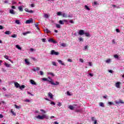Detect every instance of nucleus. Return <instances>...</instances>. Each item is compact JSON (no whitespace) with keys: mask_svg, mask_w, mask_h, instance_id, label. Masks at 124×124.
Masks as SVG:
<instances>
[{"mask_svg":"<svg viewBox=\"0 0 124 124\" xmlns=\"http://www.w3.org/2000/svg\"><path fill=\"white\" fill-rule=\"evenodd\" d=\"M68 17L69 18H72V17H73V16H72V15H69V16H68Z\"/></svg>","mask_w":124,"mask_h":124,"instance_id":"58","label":"nucleus"},{"mask_svg":"<svg viewBox=\"0 0 124 124\" xmlns=\"http://www.w3.org/2000/svg\"><path fill=\"white\" fill-rule=\"evenodd\" d=\"M50 104L53 105H56V103H55V102H51L50 103Z\"/></svg>","mask_w":124,"mask_h":124,"instance_id":"59","label":"nucleus"},{"mask_svg":"<svg viewBox=\"0 0 124 124\" xmlns=\"http://www.w3.org/2000/svg\"><path fill=\"white\" fill-rule=\"evenodd\" d=\"M115 103H116V104H124V101H123L122 100L120 99V100H119V101H115Z\"/></svg>","mask_w":124,"mask_h":124,"instance_id":"6","label":"nucleus"},{"mask_svg":"<svg viewBox=\"0 0 124 124\" xmlns=\"http://www.w3.org/2000/svg\"><path fill=\"white\" fill-rule=\"evenodd\" d=\"M18 9H19V11H21V12L23 11V7L22 6L18 7Z\"/></svg>","mask_w":124,"mask_h":124,"instance_id":"18","label":"nucleus"},{"mask_svg":"<svg viewBox=\"0 0 124 124\" xmlns=\"http://www.w3.org/2000/svg\"><path fill=\"white\" fill-rule=\"evenodd\" d=\"M33 71H39L40 70V68L39 67H36V68H34L32 69Z\"/></svg>","mask_w":124,"mask_h":124,"instance_id":"11","label":"nucleus"},{"mask_svg":"<svg viewBox=\"0 0 124 124\" xmlns=\"http://www.w3.org/2000/svg\"><path fill=\"white\" fill-rule=\"evenodd\" d=\"M45 31H46V32L47 33H50V32H51V31H50L49 30H48V29H46L45 30Z\"/></svg>","mask_w":124,"mask_h":124,"instance_id":"21","label":"nucleus"},{"mask_svg":"<svg viewBox=\"0 0 124 124\" xmlns=\"http://www.w3.org/2000/svg\"><path fill=\"white\" fill-rule=\"evenodd\" d=\"M45 17L48 18H49V16L47 14H45Z\"/></svg>","mask_w":124,"mask_h":124,"instance_id":"50","label":"nucleus"},{"mask_svg":"<svg viewBox=\"0 0 124 124\" xmlns=\"http://www.w3.org/2000/svg\"><path fill=\"white\" fill-rule=\"evenodd\" d=\"M34 25H35V27H36V28H37V27H38V23H36Z\"/></svg>","mask_w":124,"mask_h":124,"instance_id":"55","label":"nucleus"},{"mask_svg":"<svg viewBox=\"0 0 124 124\" xmlns=\"http://www.w3.org/2000/svg\"><path fill=\"white\" fill-rule=\"evenodd\" d=\"M25 11H26V12H28L29 13H33V11H32V10L30 11V10H29V9H28V8H25Z\"/></svg>","mask_w":124,"mask_h":124,"instance_id":"10","label":"nucleus"},{"mask_svg":"<svg viewBox=\"0 0 124 124\" xmlns=\"http://www.w3.org/2000/svg\"><path fill=\"white\" fill-rule=\"evenodd\" d=\"M61 46H62V47H66V44H65V43H62L61 44Z\"/></svg>","mask_w":124,"mask_h":124,"instance_id":"32","label":"nucleus"},{"mask_svg":"<svg viewBox=\"0 0 124 124\" xmlns=\"http://www.w3.org/2000/svg\"><path fill=\"white\" fill-rule=\"evenodd\" d=\"M67 95H71V94H70V92H69V91L67 92Z\"/></svg>","mask_w":124,"mask_h":124,"instance_id":"53","label":"nucleus"},{"mask_svg":"<svg viewBox=\"0 0 124 124\" xmlns=\"http://www.w3.org/2000/svg\"><path fill=\"white\" fill-rule=\"evenodd\" d=\"M48 78L50 80H48V79L45 78H43L42 80L43 81H47V82H49L50 84H51V85H53V86H58V85H60V82L58 81H56L55 83V82H54V81H53V80L51 79V78L49 77Z\"/></svg>","mask_w":124,"mask_h":124,"instance_id":"1","label":"nucleus"},{"mask_svg":"<svg viewBox=\"0 0 124 124\" xmlns=\"http://www.w3.org/2000/svg\"><path fill=\"white\" fill-rule=\"evenodd\" d=\"M69 109H70V110H73L74 109V107H73V106H71V105H70L69 106Z\"/></svg>","mask_w":124,"mask_h":124,"instance_id":"22","label":"nucleus"},{"mask_svg":"<svg viewBox=\"0 0 124 124\" xmlns=\"http://www.w3.org/2000/svg\"><path fill=\"white\" fill-rule=\"evenodd\" d=\"M68 62H72V60H71V59H68L67 60Z\"/></svg>","mask_w":124,"mask_h":124,"instance_id":"51","label":"nucleus"},{"mask_svg":"<svg viewBox=\"0 0 124 124\" xmlns=\"http://www.w3.org/2000/svg\"><path fill=\"white\" fill-rule=\"evenodd\" d=\"M62 17H65L66 18V17H67V15H66V14L65 13L62 14Z\"/></svg>","mask_w":124,"mask_h":124,"instance_id":"35","label":"nucleus"},{"mask_svg":"<svg viewBox=\"0 0 124 124\" xmlns=\"http://www.w3.org/2000/svg\"><path fill=\"white\" fill-rule=\"evenodd\" d=\"M56 27L58 29H61V25H60V24H56Z\"/></svg>","mask_w":124,"mask_h":124,"instance_id":"25","label":"nucleus"},{"mask_svg":"<svg viewBox=\"0 0 124 124\" xmlns=\"http://www.w3.org/2000/svg\"><path fill=\"white\" fill-rule=\"evenodd\" d=\"M78 40L79 42H83V41H84V39L83 38H79L78 39Z\"/></svg>","mask_w":124,"mask_h":124,"instance_id":"28","label":"nucleus"},{"mask_svg":"<svg viewBox=\"0 0 124 124\" xmlns=\"http://www.w3.org/2000/svg\"><path fill=\"white\" fill-rule=\"evenodd\" d=\"M84 34L85 35V36H87V37L90 36V33H89L85 32V33H84Z\"/></svg>","mask_w":124,"mask_h":124,"instance_id":"29","label":"nucleus"},{"mask_svg":"<svg viewBox=\"0 0 124 124\" xmlns=\"http://www.w3.org/2000/svg\"><path fill=\"white\" fill-rule=\"evenodd\" d=\"M70 23H71V24H74V21H73L72 19H71L70 20Z\"/></svg>","mask_w":124,"mask_h":124,"instance_id":"52","label":"nucleus"},{"mask_svg":"<svg viewBox=\"0 0 124 124\" xmlns=\"http://www.w3.org/2000/svg\"><path fill=\"white\" fill-rule=\"evenodd\" d=\"M25 62H26V63H27V64H30V62L28 61V59H25Z\"/></svg>","mask_w":124,"mask_h":124,"instance_id":"30","label":"nucleus"},{"mask_svg":"<svg viewBox=\"0 0 124 124\" xmlns=\"http://www.w3.org/2000/svg\"><path fill=\"white\" fill-rule=\"evenodd\" d=\"M5 34H11V32L10 31H6L5 32Z\"/></svg>","mask_w":124,"mask_h":124,"instance_id":"23","label":"nucleus"},{"mask_svg":"<svg viewBox=\"0 0 124 124\" xmlns=\"http://www.w3.org/2000/svg\"><path fill=\"white\" fill-rule=\"evenodd\" d=\"M111 62V60L110 59H108L106 60V62L107 63H109V62Z\"/></svg>","mask_w":124,"mask_h":124,"instance_id":"39","label":"nucleus"},{"mask_svg":"<svg viewBox=\"0 0 124 124\" xmlns=\"http://www.w3.org/2000/svg\"><path fill=\"white\" fill-rule=\"evenodd\" d=\"M78 34L79 35H83V34H85V31H84V30H80L78 31Z\"/></svg>","mask_w":124,"mask_h":124,"instance_id":"8","label":"nucleus"},{"mask_svg":"<svg viewBox=\"0 0 124 124\" xmlns=\"http://www.w3.org/2000/svg\"><path fill=\"white\" fill-rule=\"evenodd\" d=\"M30 51H31V52H33V51H36V50H35V49H34L31 48L30 49Z\"/></svg>","mask_w":124,"mask_h":124,"instance_id":"43","label":"nucleus"},{"mask_svg":"<svg viewBox=\"0 0 124 124\" xmlns=\"http://www.w3.org/2000/svg\"><path fill=\"white\" fill-rule=\"evenodd\" d=\"M86 8V9H87V10H91V9L87 5H85L84 6Z\"/></svg>","mask_w":124,"mask_h":124,"instance_id":"33","label":"nucleus"},{"mask_svg":"<svg viewBox=\"0 0 124 124\" xmlns=\"http://www.w3.org/2000/svg\"><path fill=\"white\" fill-rule=\"evenodd\" d=\"M108 104L109 105H114V103H112V102H109L108 103Z\"/></svg>","mask_w":124,"mask_h":124,"instance_id":"42","label":"nucleus"},{"mask_svg":"<svg viewBox=\"0 0 124 124\" xmlns=\"http://www.w3.org/2000/svg\"><path fill=\"white\" fill-rule=\"evenodd\" d=\"M52 64L53 65H54L55 66H57V63H56V62H52Z\"/></svg>","mask_w":124,"mask_h":124,"instance_id":"31","label":"nucleus"},{"mask_svg":"<svg viewBox=\"0 0 124 124\" xmlns=\"http://www.w3.org/2000/svg\"><path fill=\"white\" fill-rule=\"evenodd\" d=\"M36 119H38V120H44L45 118H46V115L44 114L43 115H38L36 116Z\"/></svg>","mask_w":124,"mask_h":124,"instance_id":"3","label":"nucleus"},{"mask_svg":"<svg viewBox=\"0 0 124 124\" xmlns=\"http://www.w3.org/2000/svg\"><path fill=\"white\" fill-rule=\"evenodd\" d=\"M10 95H11V94H5L4 96H5L6 97L9 98L10 97Z\"/></svg>","mask_w":124,"mask_h":124,"instance_id":"37","label":"nucleus"},{"mask_svg":"<svg viewBox=\"0 0 124 124\" xmlns=\"http://www.w3.org/2000/svg\"><path fill=\"white\" fill-rule=\"evenodd\" d=\"M51 55H55V56H59V55H60V53L55 51L54 50H52L51 51V53H50Z\"/></svg>","mask_w":124,"mask_h":124,"instance_id":"4","label":"nucleus"},{"mask_svg":"<svg viewBox=\"0 0 124 124\" xmlns=\"http://www.w3.org/2000/svg\"><path fill=\"white\" fill-rule=\"evenodd\" d=\"M48 42H52V43L54 44L57 43V42L52 38H50L49 39H48Z\"/></svg>","mask_w":124,"mask_h":124,"instance_id":"9","label":"nucleus"},{"mask_svg":"<svg viewBox=\"0 0 124 124\" xmlns=\"http://www.w3.org/2000/svg\"><path fill=\"white\" fill-rule=\"evenodd\" d=\"M30 82L32 85H35V86H36L37 84L36 82H35V81H34V80L31 79L30 80Z\"/></svg>","mask_w":124,"mask_h":124,"instance_id":"12","label":"nucleus"},{"mask_svg":"<svg viewBox=\"0 0 124 124\" xmlns=\"http://www.w3.org/2000/svg\"><path fill=\"white\" fill-rule=\"evenodd\" d=\"M5 65L6 67H10V64L5 63Z\"/></svg>","mask_w":124,"mask_h":124,"instance_id":"24","label":"nucleus"},{"mask_svg":"<svg viewBox=\"0 0 124 124\" xmlns=\"http://www.w3.org/2000/svg\"><path fill=\"white\" fill-rule=\"evenodd\" d=\"M59 23V24H60V25H64V22H63V20H60Z\"/></svg>","mask_w":124,"mask_h":124,"instance_id":"20","label":"nucleus"},{"mask_svg":"<svg viewBox=\"0 0 124 124\" xmlns=\"http://www.w3.org/2000/svg\"><path fill=\"white\" fill-rule=\"evenodd\" d=\"M28 33H30V32L27 31L26 32L23 33V35H26V34H28Z\"/></svg>","mask_w":124,"mask_h":124,"instance_id":"40","label":"nucleus"},{"mask_svg":"<svg viewBox=\"0 0 124 124\" xmlns=\"http://www.w3.org/2000/svg\"><path fill=\"white\" fill-rule=\"evenodd\" d=\"M91 120L93 122H94V121H95V118L93 117L91 118Z\"/></svg>","mask_w":124,"mask_h":124,"instance_id":"41","label":"nucleus"},{"mask_svg":"<svg viewBox=\"0 0 124 124\" xmlns=\"http://www.w3.org/2000/svg\"><path fill=\"white\" fill-rule=\"evenodd\" d=\"M3 29H4V27L1 25H0V30H3Z\"/></svg>","mask_w":124,"mask_h":124,"instance_id":"48","label":"nucleus"},{"mask_svg":"<svg viewBox=\"0 0 124 124\" xmlns=\"http://www.w3.org/2000/svg\"><path fill=\"white\" fill-rule=\"evenodd\" d=\"M4 58H5V59H6V60H8L9 59V57H8V56H7V55L4 56Z\"/></svg>","mask_w":124,"mask_h":124,"instance_id":"36","label":"nucleus"},{"mask_svg":"<svg viewBox=\"0 0 124 124\" xmlns=\"http://www.w3.org/2000/svg\"><path fill=\"white\" fill-rule=\"evenodd\" d=\"M4 3H8V0H6L4 1Z\"/></svg>","mask_w":124,"mask_h":124,"instance_id":"61","label":"nucleus"},{"mask_svg":"<svg viewBox=\"0 0 124 124\" xmlns=\"http://www.w3.org/2000/svg\"><path fill=\"white\" fill-rule=\"evenodd\" d=\"M11 112L12 113V114H13V115H15V112L13 111V110H11Z\"/></svg>","mask_w":124,"mask_h":124,"instance_id":"54","label":"nucleus"},{"mask_svg":"<svg viewBox=\"0 0 124 124\" xmlns=\"http://www.w3.org/2000/svg\"><path fill=\"white\" fill-rule=\"evenodd\" d=\"M15 23H16L17 25H20V24H21V23L20 22V20H16Z\"/></svg>","mask_w":124,"mask_h":124,"instance_id":"19","label":"nucleus"},{"mask_svg":"<svg viewBox=\"0 0 124 124\" xmlns=\"http://www.w3.org/2000/svg\"><path fill=\"white\" fill-rule=\"evenodd\" d=\"M42 41L43 42H46V38L42 39Z\"/></svg>","mask_w":124,"mask_h":124,"instance_id":"44","label":"nucleus"},{"mask_svg":"<svg viewBox=\"0 0 124 124\" xmlns=\"http://www.w3.org/2000/svg\"><path fill=\"white\" fill-rule=\"evenodd\" d=\"M31 7H34V4H31Z\"/></svg>","mask_w":124,"mask_h":124,"instance_id":"63","label":"nucleus"},{"mask_svg":"<svg viewBox=\"0 0 124 124\" xmlns=\"http://www.w3.org/2000/svg\"><path fill=\"white\" fill-rule=\"evenodd\" d=\"M15 107L16 109H19V108H21V106H18L17 105H15Z\"/></svg>","mask_w":124,"mask_h":124,"instance_id":"26","label":"nucleus"},{"mask_svg":"<svg viewBox=\"0 0 124 124\" xmlns=\"http://www.w3.org/2000/svg\"><path fill=\"white\" fill-rule=\"evenodd\" d=\"M10 13L11 14H13V15L15 14V12H14V10L13 9L10 10Z\"/></svg>","mask_w":124,"mask_h":124,"instance_id":"15","label":"nucleus"},{"mask_svg":"<svg viewBox=\"0 0 124 124\" xmlns=\"http://www.w3.org/2000/svg\"><path fill=\"white\" fill-rule=\"evenodd\" d=\"M11 37H13V38H16V37H17V35H16L15 34H14L11 36Z\"/></svg>","mask_w":124,"mask_h":124,"instance_id":"34","label":"nucleus"},{"mask_svg":"<svg viewBox=\"0 0 124 124\" xmlns=\"http://www.w3.org/2000/svg\"><path fill=\"white\" fill-rule=\"evenodd\" d=\"M40 111H41V112H43L44 114H45V113H46V111H45L43 109H40Z\"/></svg>","mask_w":124,"mask_h":124,"instance_id":"47","label":"nucleus"},{"mask_svg":"<svg viewBox=\"0 0 124 124\" xmlns=\"http://www.w3.org/2000/svg\"><path fill=\"white\" fill-rule=\"evenodd\" d=\"M99 105L100 106H101V107H104V104L102 102H100L99 103Z\"/></svg>","mask_w":124,"mask_h":124,"instance_id":"27","label":"nucleus"},{"mask_svg":"<svg viewBox=\"0 0 124 124\" xmlns=\"http://www.w3.org/2000/svg\"><path fill=\"white\" fill-rule=\"evenodd\" d=\"M16 48H17V49H18V50H21L22 49V47H20V46H19V45H17L16 46Z\"/></svg>","mask_w":124,"mask_h":124,"instance_id":"17","label":"nucleus"},{"mask_svg":"<svg viewBox=\"0 0 124 124\" xmlns=\"http://www.w3.org/2000/svg\"><path fill=\"white\" fill-rule=\"evenodd\" d=\"M15 87L16 88H19V89L22 91L23 89H25L26 88V86L24 85H22L21 86L20 85V84H19L18 82H15L14 83Z\"/></svg>","mask_w":124,"mask_h":124,"instance_id":"2","label":"nucleus"},{"mask_svg":"<svg viewBox=\"0 0 124 124\" xmlns=\"http://www.w3.org/2000/svg\"><path fill=\"white\" fill-rule=\"evenodd\" d=\"M57 15L58 16H61V15H62V12H58L57 13Z\"/></svg>","mask_w":124,"mask_h":124,"instance_id":"38","label":"nucleus"},{"mask_svg":"<svg viewBox=\"0 0 124 124\" xmlns=\"http://www.w3.org/2000/svg\"><path fill=\"white\" fill-rule=\"evenodd\" d=\"M79 62H83L84 61L82 59H79Z\"/></svg>","mask_w":124,"mask_h":124,"instance_id":"57","label":"nucleus"},{"mask_svg":"<svg viewBox=\"0 0 124 124\" xmlns=\"http://www.w3.org/2000/svg\"><path fill=\"white\" fill-rule=\"evenodd\" d=\"M57 62L60 64H61V65H64V66H65V64H64V62H62V61L61 60H58Z\"/></svg>","mask_w":124,"mask_h":124,"instance_id":"7","label":"nucleus"},{"mask_svg":"<svg viewBox=\"0 0 124 124\" xmlns=\"http://www.w3.org/2000/svg\"><path fill=\"white\" fill-rule=\"evenodd\" d=\"M114 57L115 58V59H118V58H119V56L118 55H115Z\"/></svg>","mask_w":124,"mask_h":124,"instance_id":"46","label":"nucleus"},{"mask_svg":"<svg viewBox=\"0 0 124 124\" xmlns=\"http://www.w3.org/2000/svg\"><path fill=\"white\" fill-rule=\"evenodd\" d=\"M57 105L58 106H59V107H61V106H62V103L60 102H59Z\"/></svg>","mask_w":124,"mask_h":124,"instance_id":"45","label":"nucleus"},{"mask_svg":"<svg viewBox=\"0 0 124 124\" xmlns=\"http://www.w3.org/2000/svg\"><path fill=\"white\" fill-rule=\"evenodd\" d=\"M47 74L48 75H51V76H52L53 77H54L55 76V75L54 74V73H51V72H48L47 73Z\"/></svg>","mask_w":124,"mask_h":124,"instance_id":"16","label":"nucleus"},{"mask_svg":"<svg viewBox=\"0 0 124 124\" xmlns=\"http://www.w3.org/2000/svg\"><path fill=\"white\" fill-rule=\"evenodd\" d=\"M48 96H49V97L50 98H53V94H52V93H48Z\"/></svg>","mask_w":124,"mask_h":124,"instance_id":"14","label":"nucleus"},{"mask_svg":"<svg viewBox=\"0 0 124 124\" xmlns=\"http://www.w3.org/2000/svg\"><path fill=\"white\" fill-rule=\"evenodd\" d=\"M25 101L26 102H30V100H29V99H26V100H25Z\"/></svg>","mask_w":124,"mask_h":124,"instance_id":"60","label":"nucleus"},{"mask_svg":"<svg viewBox=\"0 0 124 124\" xmlns=\"http://www.w3.org/2000/svg\"><path fill=\"white\" fill-rule=\"evenodd\" d=\"M2 118H3V115H2V114H0V119H2Z\"/></svg>","mask_w":124,"mask_h":124,"instance_id":"62","label":"nucleus"},{"mask_svg":"<svg viewBox=\"0 0 124 124\" xmlns=\"http://www.w3.org/2000/svg\"><path fill=\"white\" fill-rule=\"evenodd\" d=\"M120 85H121V82H117L116 83L115 86L116 88H120Z\"/></svg>","mask_w":124,"mask_h":124,"instance_id":"13","label":"nucleus"},{"mask_svg":"<svg viewBox=\"0 0 124 124\" xmlns=\"http://www.w3.org/2000/svg\"><path fill=\"white\" fill-rule=\"evenodd\" d=\"M116 32H120V30L117 29H116Z\"/></svg>","mask_w":124,"mask_h":124,"instance_id":"64","label":"nucleus"},{"mask_svg":"<svg viewBox=\"0 0 124 124\" xmlns=\"http://www.w3.org/2000/svg\"><path fill=\"white\" fill-rule=\"evenodd\" d=\"M43 74H44L43 72L42 71H40V75H41V76H42V75H43Z\"/></svg>","mask_w":124,"mask_h":124,"instance_id":"49","label":"nucleus"},{"mask_svg":"<svg viewBox=\"0 0 124 124\" xmlns=\"http://www.w3.org/2000/svg\"><path fill=\"white\" fill-rule=\"evenodd\" d=\"M94 124H97V120H95L94 121Z\"/></svg>","mask_w":124,"mask_h":124,"instance_id":"56","label":"nucleus"},{"mask_svg":"<svg viewBox=\"0 0 124 124\" xmlns=\"http://www.w3.org/2000/svg\"><path fill=\"white\" fill-rule=\"evenodd\" d=\"M25 23L26 24L32 23H33V19H32V18H30V19L26 20Z\"/></svg>","mask_w":124,"mask_h":124,"instance_id":"5","label":"nucleus"}]
</instances>
